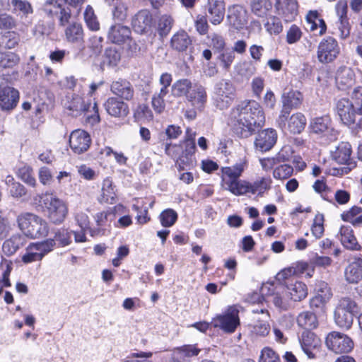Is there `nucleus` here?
I'll list each match as a JSON object with an SVG mask.
<instances>
[{"mask_svg":"<svg viewBox=\"0 0 362 362\" xmlns=\"http://www.w3.org/2000/svg\"><path fill=\"white\" fill-rule=\"evenodd\" d=\"M234 132L242 138H247L259 131L265 122L262 106L255 100L243 101L230 113Z\"/></svg>","mask_w":362,"mask_h":362,"instance_id":"obj_1","label":"nucleus"},{"mask_svg":"<svg viewBox=\"0 0 362 362\" xmlns=\"http://www.w3.org/2000/svg\"><path fill=\"white\" fill-rule=\"evenodd\" d=\"M34 202L47 209L49 220L59 224L65 219L68 209L65 203L52 194H38L33 198Z\"/></svg>","mask_w":362,"mask_h":362,"instance_id":"obj_2","label":"nucleus"},{"mask_svg":"<svg viewBox=\"0 0 362 362\" xmlns=\"http://www.w3.org/2000/svg\"><path fill=\"white\" fill-rule=\"evenodd\" d=\"M17 221L24 236L35 239L45 236L48 233L47 221L35 214H22L18 216Z\"/></svg>","mask_w":362,"mask_h":362,"instance_id":"obj_3","label":"nucleus"},{"mask_svg":"<svg viewBox=\"0 0 362 362\" xmlns=\"http://www.w3.org/2000/svg\"><path fill=\"white\" fill-rule=\"evenodd\" d=\"M18 78V73L13 71L11 74L0 75V108L4 111L14 109L19 100V92L14 88L7 85L11 84Z\"/></svg>","mask_w":362,"mask_h":362,"instance_id":"obj_4","label":"nucleus"},{"mask_svg":"<svg viewBox=\"0 0 362 362\" xmlns=\"http://www.w3.org/2000/svg\"><path fill=\"white\" fill-rule=\"evenodd\" d=\"M358 313L356 303L349 297L341 298L334 312L336 325L344 329L351 328L355 315Z\"/></svg>","mask_w":362,"mask_h":362,"instance_id":"obj_5","label":"nucleus"},{"mask_svg":"<svg viewBox=\"0 0 362 362\" xmlns=\"http://www.w3.org/2000/svg\"><path fill=\"white\" fill-rule=\"evenodd\" d=\"M84 0H47L43 6L45 13L59 20V25L64 26L69 23L71 16V10L67 4L77 6L83 3Z\"/></svg>","mask_w":362,"mask_h":362,"instance_id":"obj_6","label":"nucleus"},{"mask_svg":"<svg viewBox=\"0 0 362 362\" xmlns=\"http://www.w3.org/2000/svg\"><path fill=\"white\" fill-rule=\"evenodd\" d=\"M337 110L344 124H356L362 128V117L357 121V116H362V100L351 102L348 99L342 98L337 103Z\"/></svg>","mask_w":362,"mask_h":362,"instance_id":"obj_7","label":"nucleus"},{"mask_svg":"<svg viewBox=\"0 0 362 362\" xmlns=\"http://www.w3.org/2000/svg\"><path fill=\"white\" fill-rule=\"evenodd\" d=\"M239 310L235 306H231L223 315L214 317L211 324L226 333H233L240 325Z\"/></svg>","mask_w":362,"mask_h":362,"instance_id":"obj_8","label":"nucleus"},{"mask_svg":"<svg viewBox=\"0 0 362 362\" xmlns=\"http://www.w3.org/2000/svg\"><path fill=\"white\" fill-rule=\"evenodd\" d=\"M302 100V94L298 91L290 90L283 93V107L276 121L281 128L286 127L291 110L298 108L300 105Z\"/></svg>","mask_w":362,"mask_h":362,"instance_id":"obj_9","label":"nucleus"},{"mask_svg":"<svg viewBox=\"0 0 362 362\" xmlns=\"http://www.w3.org/2000/svg\"><path fill=\"white\" fill-rule=\"evenodd\" d=\"M309 129L312 134L327 137L329 141L337 139V132L332 127L331 118L328 115L311 119Z\"/></svg>","mask_w":362,"mask_h":362,"instance_id":"obj_10","label":"nucleus"},{"mask_svg":"<svg viewBox=\"0 0 362 362\" xmlns=\"http://www.w3.org/2000/svg\"><path fill=\"white\" fill-rule=\"evenodd\" d=\"M327 348L336 354L348 353L354 347L352 339L345 334L339 332L329 333L325 339Z\"/></svg>","mask_w":362,"mask_h":362,"instance_id":"obj_11","label":"nucleus"},{"mask_svg":"<svg viewBox=\"0 0 362 362\" xmlns=\"http://www.w3.org/2000/svg\"><path fill=\"white\" fill-rule=\"evenodd\" d=\"M299 341L302 350L309 358H317L320 354L322 342L314 332L304 330L299 337Z\"/></svg>","mask_w":362,"mask_h":362,"instance_id":"obj_12","label":"nucleus"},{"mask_svg":"<svg viewBox=\"0 0 362 362\" xmlns=\"http://www.w3.org/2000/svg\"><path fill=\"white\" fill-rule=\"evenodd\" d=\"M339 52L340 48L337 41L332 37H327L323 39L318 45L317 59L322 64H328L333 62Z\"/></svg>","mask_w":362,"mask_h":362,"instance_id":"obj_13","label":"nucleus"},{"mask_svg":"<svg viewBox=\"0 0 362 362\" xmlns=\"http://www.w3.org/2000/svg\"><path fill=\"white\" fill-rule=\"evenodd\" d=\"M90 135L81 129L73 131L69 137L70 147L74 153L78 154L86 151L90 147Z\"/></svg>","mask_w":362,"mask_h":362,"instance_id":"obj_14","label":"nucleus"},{"mask_svg":"<svg viewBox=\"0 0 362 362\" xmlns=\"http://www.w3.org/2000/svg\"><path fill=\"white\" fill-rule=\"evenodd\" d=\"M275 6L278 15L286 22L295 20L298 13L296 0H276Z\"/></svg>","mask_w":362,"mask_h":362,"instance_id":"obj_15","label":"nucleus"},{"mask_svg":"<svg viewBox=\"0 0 362 362\" xmlns=\"http://www.w3.org/2000/svg\"><path fill=\"white\" fill-rule=\"evenodd\" d=\"M153 24V16L147 9L139 11L132 18V25L134 30L139 34L148 32Z\"/></svg>","mask_w":362,"mask_h":362,"instance_id":"obj_16","label":"nucleus"},{"mask_svg":"<svg viewBox=\"0 0 362 362\" xmlns=\"http://www.w3.org/2000/svg\"><path fill=\"white\" fill-rule=\"evenodd\" d=\"M111 92L122 100L129 101L134 95V88L127 79L119 78L112 81L110 86Z\"/></svg>","mask_w":362,"mask_h":362,"instance_id":"obj_17","label":"nucleus"},{"mask_svg":"<svg viewBox=\"0 0 362 362\" xmlns=\"http://www.w3.org/2000/svg\"><path fill=\"white\" fill-rule=\"evenodd\" d=\"M277 134L274 129H267L259 132L255 141L257 149L262 152L270 150L276 144Z\"/></svg>","mask_w":362,"mask_h":362,"instance_id":"obj_18","label":"nucleus"},{"mask_svg":"<svg viewBox=\"0 0 362 362\" xmlns=\"http://www.w3.org/2000/svg\"><path fill=\"white\" fill-rule=\"evenodd\" d=\"M103 106L107 114L112 117H125L129 114V105L118 98H109Z\"/></svg>","mask_w":362,"mask_h":362,"instance_id":"obj_19","label":"nucleus"},{"mask_svg":"<svg viewBox=\"0 0 362 362\" xmlns=\"http://www.w3.org/2000/svg\"><path fill=\"white\" fill-rule=\"evenodd\" d=\"M229 24L235 29L243 28L247 23V11L240 5H235L230 8L227 16Z\"/></svg>","mask_w":362,"mask_h":362,"instance_id":"obj_20","label":"nucleus"},{"mask_svg":"<svg viewBox=\"0 0 362 362\" xmlns=\"http://www.w3.org/2000/svg\"><path fill=\"white\" fill-rule=\"evenodd\" d=\"M186 99L192 106L202 110L207 100L205 88L199 84L192 85V88L189 90Z\"/></svg>","mask_w":362,"mask_h":362,"instance_id":"obj_21","label":"nucleus"},{"mask_svg":"<svg viewBox=\"0 0 362 362\" xmlns=\"http://www.w3.org/2000/svg\"><path fill=\"white\" fill-rule=\"evenodd\" d=\"M207 11L209 21L214 25L220 24L225 15V3L223 0H208Z\"/></svg>","mask_w":362,"mask_h":362,"instance_id":"obj_22","label":"nucleus"},{"mask_svg":"<svg viewBox=\"0 0 362 362\" xmlns=\"http://www.w3.org/2000/svg\"><path fill=\"white\" fill-rule=\"evenodd\" d=\"M130 35L131 30L129 28L118 23L110 27L107 37L112 43L121 44L128 40Z\"/></svg>","mask_w":362,"mask_h":362,"instance_id":"obj_23","label":"nucleus"},{"mask_svg":"<svg viewBox=\"0 0 362 362\" xmlns=\"http://www.w3.org/2000/svg\"><path fill=\"white\" fill-rule=\"evenodd\" d=\"M346 280L351 284H356L362 279V259H356L345 269Z\"/></svg>","mask_w":362,"mask_h":362,"instance_id":"obj_24","label":"nucleus"},{"mask_svg":"<svg viewBox=\"0 0 362 362\" xmlns=\"http://www.w3.org/2000/svg\"><path fill=\"white\" fill-rule=\"evenodd\" d=\"M26 243V238L24 235L16 234L9 239L4 241L2 245V250L7 256H11Z\"/></svg>","mask_w":362,"mask_h":362,"instance_id":"obj_25","label":"nucleus"},{"mask_svg":"<svg viewBox=\"0 0 362 362\" xmlns=\"http://www.w3.org/2000/svg\"><path fill=\"white\" fill-rule=\"evenodd\" d=\"M354 72L350 67L341 66L337 71L335 79L339 88L344 89L354 84Z\"/></svg>","mask_w":362,"mask_h":362,"instance_id":"obj_26","label":"nucleus"},{"mask_svg":"<svg viewBox=\"0 0 362 362\" xmlns=\"http://www.w3.org/2000/svg\"><path fill=\"white\" fill-rule=\"evenodd\" d=\"M65 107L71 112L70 114L73 117H77L83 112L89 111L90 104H86L81 96L74 95L71 100L65 103Z\"/></svg>","mask_w":362,"mask_h":362,"instance_id":"obj_27","label":"nucleus"},{"mask_svg":"<svg viewBox=\"0 0 362 362\" xmlns=\"http://www.w3.org/2000/svg\"><path fill=\"white\" fill-rule=\"evenodd\" d=\"M225 189L229 190L235 195H243L248 192H251V185L245 181L238 179L234 180H226L223 178Z\"/></svg>","mask_w":362,"mask_h":362,"instance_id":"obj_28","label":"nucleus"},{"mask_svg":"<svg viewBox=\"0 0 362 362\" xmlns=\"http://www.w3.org/2000/svg\"><path fill=\"white\" fill-rule=\"evenodd\" d=\"M339 235L340 241L346 248L351 250H358L360 249V245L349 226L341 227Z\"/></svg>","mask_w":362,"mask_h":362,"instance_id":"obj_29","label":"nucleus"},{"mask_svg":"<svg viewBox=\"0 0 362 362\" xmlns=\"http://www.w3.org/2000/svg\"><path fill=\"white\" fill-rule=\"evenodd\" d=\"M286 295L293 301H300L308 295L307 286L301 281H296L286 286Z\"/></svg>","mask_w":362,"mask_h":362,"instance_id":"obj_30","label":"nucleus"},{"mask_svg":"<svg viewBox=\"0 0 362 362\" xmlns=\"http://www.w3.org/2000/svg\"><path fill=\"white\" fill-rule=\"evenodd\" d=\"M255 314H261L262 317H256L257 320V323L253 326V332L259 336H267L270 330L269 325L267 320L269 318V314L267 310L261 309L258 310H253Z\"/></svg>","mask_w":362,"mask_h":362,"instance_id":"obj_31","label":"nucleus"},{"mask_svg":"<svg viewBox=\"0 0 362 362\" xmlns=\"http://www.w3.org/2000/svg\"><path fill=\"white\" fill-rule=\"evenodd\" d=\"M192 83L187 78L179 79L171 86V95L175 98L185 97L192 88Z\"/></svg>","mask_w":362,"mask_h":362,"instance_id":"obj_32","label":"nucleus"},{"mask_svg":"<svg viewBox=\"0 0 362 362\" xmlns=\"http://www.w3.org/2000/svg\"><path fill=\"white\" fill-rule=\"evenodd\" d=\"M298 325L305 330L313 329L317 327L318 320L316 315L310 311H303L297 317Z\"/></svg>","mask_w":362,"mask_h":362,"instance_id":"obj_33","label":"nucleus"},{"mask_svg":"<svg viewBox=\"0 0 362 362\" xmlns=\"http://www.w3.org/2000/svg\"><path fill=\"white\" fill-rule=\"evenodd\" d=\"M351 153V145L341 143L332 152V158L339 164H346L350 160Z\"/></svg>","mask_w":362,"mask_h":362,"instance_id":"obj_34","label":"nucleus"},{"mask_svg":"<svg viewBox=\"0 0 362 362\" xmlns=\"http://www.w3.org/2000/svg\"><path fill=\"white\" fill-rule=\"evenodd\" d=\"M191 44L192 40L185 31L175 34L170 41L171 47L178 52L185 51Z\"/></svg>","mask_w":362,"mask_h":362,"instance_id":"obj_35","label":"nucleus"},{"mask_svg":"<svg viewBox=\"0 0 362 362\" xmlns=\"http://www.w3.org/2000/svg\"><path fill=\"white\" fill-rule=\"evenodd\" d=\"M65 36L68 42L79 43L83 40V30L82 25L74 23L69 25L65 30Z\"/></svg>","mask_w":362,"mask_h":362,"instance_id":"obj_36","label":"nucleus"},{"mask_svg":"<svg viewBox=\"0 0 362 362\" xmlns=\"http://www.w3.org/2000/svg\"><path fill=\"white\" fill-rule=\"evenodd\" d=\"M306 119L305 116L298 112L291 115L288 121V129L292 134H300L305 128Z\"/></svg>","mask_w":362,"mask_h":362,"instance_id":"obj_37","label":"nucleus"},{"mask_svg":"<svg viewBox=\"0 0 362 362\" xmlns=\"http://www.w3.org/2000/svg\"><path fill=\"white\" fill-rule=\"evenodd\" d=\"M246 166V161L241 160L239 163H235L231 167H225L222 168L223 178L226 180H234L241 175Z\"/></svg>","mask_w":362,"mask_h":362,"instance_id":"obj_38","label":"nucleus"},{"mask_svg":"<svg viewBox=\"0 0 362 362\" xmlns=\"http://www.w3.org/2000/svg\"><path fill=\"white\" fill-rule=\"evenodd\" d=\"M20 62L19 57L14 52H0V68L13 69Z\"/></svg>","mask_w":362,"mask_h":362,"instance_id":"obj_39","label":"nucleus"},{"mask_svg":"<svg viewBox=\"0 0 362 362\" xmlns=\"http://www.w3.org/2000/svg\"><path fill=\"white\" fill-rule=\"evenodd\" d=\"M116 201V194L112 185V182L109 178L104 180L102 186L101 202L112 204Z\"/></svg>","mask_w":362,"mask_h":362,"instance_id":"obj_40","label":"nucleus"},{"mask_svg":"<svg viewBox=\"0 0 362 362\" xmlns=\"http://www.w3.org/2000/svg\"><path fill=\"white\" fill-rule=\"evenodd\" d=\"M112 3V16L115 21L122 22L127 17L128 13V7L123 0H117Z\"/></svg>","mask_w":362,"mask_h":362,"instance_id":"obj_41","label":"nucleus"},{"mask_svg":"<svg viewBox=\"0 0 362 362\" xmlns=\"http://www.w3.org/2000/svg\"><path fill=\"white\" fill-rule=\"evenodd\" d=\"M20 35L16 32H6L0 37V47L13 49L18 45Z\"/></svg>","mask_w":362,"mask_h":362,"instance_id":"obj_42","label":"nucleus"},{"mask_svg":"<svg viewBox=\"0 0 362 362\" xmlns=\"http://www.w3.org/2000/svg\"><path fill=\"white\" fill-rule=\"evenodd\" d=\"M252 11L259 17H264L272 8L269 0H252Z\"/></svg>","mask_w":362,"mask_h":362,"instance_id":"obj_43","label":"nucleus"},{"mask_svg":"<svg viewBox=\"0 0 362 362\" xmlns=\"http://www.w3.org/2000/svg\"><path fill=\"white\" fill-rule=\"evenodd\" d=\"M168 90L160 88L159 91L153 93L151 104L153 110L156 112L161 113L163 112L165 107L164 98L168 93Z\"/></svg>","mask_w":362,"mask_h":362,"instance_id":"obj_44","label":"nucleus"},{"mask_svg":"<svg viewBox=\"0 0 362 362\" xmlns=\"http://www.w3.org/2000/svg\"><path fill=\"white\" fill-rule=\"evenodd\" d=\"M115 219V213L112 210L98 213L95 216L97 226L102 228H105L108 222H112Z\"/></svg>","mask_w":362,"mask_h":362,"instance_id":"obj_45","label":"nucleus"},{"mask_svg":"<svg viewBox=\"0 0 362 362\" xmlns=\"http://www.w3.org/2000/svg\"><path fill=\"white\" fill-rule=\"evenodd\" d=\"M173 19L170 16L163 15L158 21V31L160 36H166L172 29Z\"/></svg>","mask_w":362,"mask_h":362,"instance_id":"obj_46","label":"nucleus"},{"mask_svg":"<svg viewBox=\"0 0 362 362\" xmlns=\"http://www.w3.org/2000/svg\"><path fill=\"white\" fill-rule=\"evenodd\" d=\"M329 298V295L327 296L326 295L317 294L310 300V306L316 312H324Z\"/></svg>","mask_w":362,"mask_h":362,"instance_id":"obj_47","label":"nucleus"},{"mask_svg":"<svg viewBox=\"0 0 362 362\" xmlns=\"http://www.w3.org/2000/svg\"><path fill=\"white\" fill-rule=\"evenodd\" d=\"M42 259L41 254L37 250L34 243H31L26 248V253L23 255L22 261L25 263L40 261Z\"/></svg>","mask_w":362,"mask_h":362,"instance_id":"obj_48","label":"nucleus"},{"mask_svg":"<svg viewBox=\"0 0 362 362\" xmlns=\"http://www.w3.org/2000/svg\"><path fill=\"white\" fill-rule=\"evenodd\" d=\"M233 91L234 88L229 81L221 80L216 85L215 93L217 96H233Z\"/></svg>","mask_w":362,"mask_h":362,"instance_id":"obj_49","label":"nucleus"},{"mask_svg":"<svg viewBox=\"0 0 362 362\" xmlns=\"http://www.w3.org/2000/svg\"><path fill=\"white\" fill-rule=\"evenodd\" d=\"M13 11H19L22 15L27 16L28 14L33 13V9L28 1L25 0H11Z\"/></svg>","mask_w":362,"mask_h":362,"instance_id":"obj_50","label":"nucleus"},{"mask_svg":"<svg viewBox=\"0 0 362 362\" xmlns=\"http://www.w3.org/2000/svg\"><path fill=\"white\" fill-rule=\"evenodd\" d=\"M103 63L110 66H115L120 60V54L115 48H107L104 54Z\"/></svg>","mask_w":362,"mask_h":362,"instance_id":"obj_51","label":"nucleus"},{"mask_svg":"<svg viewBox=\"0 0 362 362\" xmlns=\"http://www.w3.org/2000/svg\"><path fill=\"white\" fill-rule=\"evenodd\" d=\"M160 218L161 224L164 227H170L177 221V214L173 209H168L161 213Z\"/></svg>","mask_w":362,"mask_h":362,"instance_id":"obj_52","label":"nucleus"},{"mask_svg":"<svg viewBox=\"0 0 362 362\" xmlns=\"http://www.w3.org/2000/svg\"><path fill=\"white\" fill-rule=\"evenodd\" d=\"M194 157L191 155L181 153L177 159V165L180 170H187L194 165Z\"/></svg>","mask_w":362,"mask_h":362,"instance_id":"obj_53","label":"nucleus"},{"mask_svg":"<svg viewBox=\"0 0 362 362\" xmlns=\"http://www.w3.org/2000/svg\"><path fill=\"white\" fill-rule=\"evenodd\" d=\"M17 21L11 15L3 13L0 14V29L11 30L17 27Z\"/></svg>","mask_w":362,"mask_h":362,"instance_id":"obj_54","label":"nucleus"},{"mask_svg":"<svg viewBox=\"0 0 362 362\" xmlns=\"http://www.w3.org/2000/svg\"><path fill=\"white\" fill-rule=\"evenodd\" d=\"M37 250L41 254L42 257L43 258L45 255L51 252L54 245H55V240L52 238L47 239L46 240L42 242H37L34 243Z\"/></svg>","mask_w":362,"mask_h":362,"instance_id":"obj_55","label":"nucleus"},{"mask_svg":"<svg viewBox=\"0 0 362 362\" xmlns=\"http://www.w3.org/2000/svg\"><path fill=\"white\" fill-rule=\"evenodd\" d=\"M84 19L90 30L95 31L99 29V23L91 7H88L86 9L84 12Z\"/></svg>","mask_w":362,"mask_h":362,"instance_id":"obj_56","label":"nucleus"},{"mask_svg":"<svg viewBox=\"0 0 362 362\" xmlns=\"http://www.w3.org/2000/svg\"><path fill=\"white\" fill-rule=\"evenodd\" d=\"M259 362H281L279 355L270 347H264L262 351Z\"/></svg>","mask_w":362,"mask_h":362,"instance_id":"obj_57","label":"nucleus"},{"mask_svg":"<svg viewBox=\"0 0 362 362\" xmlns=\"http://www.w3.org/2000/svg\"><path fill=\"white\" fill-rule=\"evenodd\" d=\"M324 216L322 214H317L314 223L312 226V233L316 238L322 237L324 233Z\"/></svg>","mask_w":362,"mask_h":362,"instance_id":"obj_58","label":"nucleus"},{"mask_svg":"<svg viewBox=\"0 0 362 362\" xmlns=\"http://www.w3.org/2000/svg\"><path fill=\"white\" fill-rule=\"evenodd\" d=\"M293 169L289 165H281L276 168L273 172V175L276 179H286L293 173Z\"/></svg>","mask_w":362,"mask_h":362,"instance_id":"obj_59","label":"nucleus"},{"mask_svg":"<svg viewBox=\"0 0 362 362\" xmlns=\"http://www.w3.org/2000/svg\"><path fill=\"white\" fill-rule=\"evenodd\" d=\"M272 302L274 305L281 310H286L290 307V303L287 298L280 293H275L272 296Z\"/></svg>","mask_w":362,"mask_h":362,"instance_id":"obj_60","label":"nucleus"},{"mask_svg":"<svg viewBox=\"0 0 362 362\" xmlns=\"http://www.w3.org/2000/svg\"><path fill=\"white\" fill-rule=\"evenodd\" d=\"M201 349L195 345H184L176 349V353L182 355L185 357H192L197 356Z\"/></svg>","mask_w":362,"mask_h":362,"instance_id":"obj_61","label":"nucleus"},{"mask_svg":"<svg viewBox=\"0 0 362 362\" xmlns=\"http://www.w3.org/2000/svg\"><path fill=\"white\" fill-rule=\"evenodd\" d=\"M264 25L271 34H279L282 30V25L280 20L274 16L270 17Z\"/></svg>","mask_w":362,"mask_h":362,"instance_id":"obj_62","label":"nucleus"},{"mask_svg":"<svg viewBox=\"0 0 362 362\" xmlns=\"http://www.w3.org/2000/svg\"><path fill=\"white\" fill-rule=\"evenodd\" d=\"M71 234L72 232H69L67 230H59L55 233L54 239L55 243L58 242L60 245L66 246L71 243Z\"/></svg>","mask_w":362,"mask_h":362,"instance_id":"obj_63","label":"nucleus"},{"mask_svg":"<svg viewBox=\"0 0 362 362\" xmlns=\"http://www.w3.org/2000/svg\"><path fill=\"white\" fill-rule=\"evenodd\" d=\"M235 58L234 51L225 50L218 56V59L221 61L223 67L228 70Z\"/></svg>","mask_w":362,"mask_h":362,"instance_id":"obj_64","label":"nucleus"}]
</instances>
